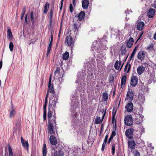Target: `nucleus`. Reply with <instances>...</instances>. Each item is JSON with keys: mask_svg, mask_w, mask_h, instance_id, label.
Instances as JSON below:
<instances>
[{"mask_svg": "<svg viewBox=\"0 0 156 156\" xmlns=\"http://www.w3.org/2000/svg\"><path fill=\"white\" fill-rule=\"evenodd\" d=\"M55 76L56 77H58V84L59 85V87H60V84L62 83L63 81V80L62 77H63L62 73L60 72V69L59 67H57L55 72Z\"/></svg>", "mask_w": 156, "mask_h": 156, "instance_id": "f257e3e1", "label": "nucleus"}, {"mask_svg": "<svg viewBox=\"0 0 156 156\" xmlns=\"http://www.w3.org/2000/svg\"><path fill=\"white\" fill-rule=\"evenodd\" d=\"M133 120L132 116L130 115L126 116L124 118V123L127 126H130L133 124Z\"/></svg>", "mask_w": 156, "mask_h": 156, "instance_id": "f03ea898", "label": "nucleus"}, {"mask_svg": "<svg viewBox=\"0 0 156 156\" xmlns=\"http://www.w3.org/2000/svg\"><path fill=\"white\" fill-rule=\"evenodd\" d=\"M65 43L68 46L71 47L73 46L74 41L72 37L70 36L66 37L65 40Z\"/></svg>", "mask_w": 156, "mask_h": 156, "instance_id": "7ed1b4c3", "label": "nucleus"}, {"mask_svg": "<svg viewBox=\"0 0 156 156\" xmlns=\"http://www.w3.org/2000/svg\"><path fill=\"white\" fill-rule=\"evenodd\" d=\"M134 94L132 90L130 89H129L126 94V96L125 100L129 101H132L133 98Z\"/></svg>", "mask_w": 156, "mask_h": 156, "instance_id": "20e7f679", "label": "nucleus"}, {"mask_svg": "<svg viewBox=\"0 0 156 156\" xmlns=\"http://www.w3.org/2000/svg\"><path fill=\"white\" fill-rule=\"evenodd\" d=\"M79 120L77 119L76 121H74L73 124L74 129L76 130V131L80 130L82 126Z\"/></svg>", "mask_w": 156, "mask_h": 156, "instance_id": "39448f33", "label": "nucleus"}, {"mask_svg": "<svg viewBox=\"0 0 156 156\" xmlns=\"http://www.w3.org/2000/svg\"><path fill=\"white\" fill-rule=\"evenodd\" d=\"M134 131V129L132 128L127 129L125 132L126 136L129 139L132 138Z\"/></svg>", "mask_w": 156, "mask_h": 156, "instance_id": "423d86ee", "label": "nucleus"}, {"mask_svg": "<svg viewBox=\"0 0 156 156\" xmlns=\"http://www.w3.org/2000/svg\"><path fill=\"white\" fill-rule=\"evenodd\" d=\"M58 98L56 97H55L53 99V98H51L49 101L48 109H50V108L52 106L55 108H56V104L57 102Z\"/></svg>", "mask_w": 156, "mask_h": 156, "instance_id": "0eeeda50", "label": "nucleus"}, {"mask_svg": "<svg viewBox=\"0 0 156 156\" xmlns=\"http://www.w3.org/2000/svg\"><path fill=\"white\" fill-rule=\"evenodd\" d=\"M138 78L137 76H132L131 78L130 84L132 87H135L138 83Z\"/></svg>", "mask_w": 156, "mask_h": 156, "instance_id": "6e6552de", "label": "nucleus"}, {"mask_svg": "<svg viewBox=\"0 0 156 156\" xmlns=\"http://www.w3.org/2000/svg\"><path fill=\"white\" fill-rule=\"evenodd\" d=\"M50 109H49L48 113V122H52L53 123L56 122L55 118L54 116H52V112L50 111Z\"/></svg>", "mask_w": 156, "mask_h": 156, "instance_id": "1a4fd4ad", "label": "nucleus"}, {"mask_svg": "<svg viewBox=\"0 0 156 156\" xmlns=\"http://www.w3.org/2000/svg\"><path fill=\"white\" fill-rule=\"evenodd\" d=\"M146 53V52L145 51H140L137 55V58L142 61L144 59Z\"/></svg>", "mask_w": 156, "mask_h": 156, "instance_id": "9d476101", "label": "nucleus"}, {"mask_svg": "<svg viewBox=\"0 0 156 156\" xmlns=\"http://www.w3.org/2000/svg\"><path fill=\"white\" fill-rule=\"evenodd\" d=\"M51 76L49 79L48 85V89L47 92L53 94L54 93L55 91L53 84L51 83Z\"/></svg>", "mask_w": 156, "mask_h": 156, "instance_id": "9b49d317", "label": "nucleus"}, {"mask_svg": "<svg viewBox=\"0 0 156 156\" xmlns=\"http://www.w3.org/2000/svg\"><path fill=\"white\" fill-rule=\"evenodd\" d=\"M156 10L154 9L150 8L147 11V16L150 18H153L155 15Z\"/></svg>", "mask_w": 156, "mask_h": 156, "instance_id": "f8f14e48", "label": "nucleus"}, {"mask_svg": "<svg viewBox=\"0 0 156 156\" xmlns=\"http://www.w3.org/2000/svg\"><path fill=\"white\" fill-rule=\"evenodd\" d=\"M135 122L136 124H140L143 121V118L144 116L142 115H140L138 116H135Z\"/></svg>", "mask_w": 156, "mask_h": 156, "instance_id": "ddd939ff", "label": "nucleus"}, {"mask_svg": "<svg viewBox=\"0 0 156 156\" xmlns=\"http://www.w3.org/2000/svg\"><path fill=\"white\" fill-rule=\"evenodd\" d=\"M55 123H53L52 122H48V133L50 134H53L54 133L53 130V125L55 124Z\"/></svg>", "mask_w": 156, "mask_h": 156, "instance_id": "4468645a", "label": "nucleus"}, {"mask_svg": "<svg viewBox=\"0 0 156 156\" xmlns=\"http://www.w3.org/2000/svg\"><path fill=\"white\" fill-rule=\"evenodd\" d=\"M133 105L131 101H129L125 106V108L129 112H131L133 109Z\"/></svg>", "mask_w": 156, "mask_h": 156, "instance_id": "2eb2a0df", "label": "nucleus"}, {"mask_svg": "<svg viewBox=\"0 0 156 156\" xmlns=\"http://www.w3.org/2000/svg\"><path fill=\"white\" fill-rule=\"evenodd\" d=\"M49 141L50 144L54 146H56L57 144V140L55 137L53 135L50 136Z\"/></svg>", "mask_w": 156, "mask_h": 156, "instance_id": "dca6fc26", "label": "nucleus"}, {"mask_svg": "<svg viewBox=\"0 0 156 156\" xmlns=\"http://www.w3.org/2000/svg\"><path fill=\"white\" fill-rule=\"evenodd\" d=\"M138 104H140V106H142L145 101L144 96L142 94H140L138 95Z\"/></svg>", "mask_w": 156, "mask_h": 156, "instance_id": "f3484780", "label": "nucleus"}, {"mask_svg": "<svg viewBox=\"0 0 156 156\" xmlns=\"http://www.w3.org/2000/svg\"><path fill=\"white\" fill-rule=\"evenodd\" d=\"M143 111V108L142 107L140 106L139 108H136L134 109V114L135 116H138L140 115H142L141 114Z\"/></svg>", "mask_w": 156, "mask_h": 156, "instance_id": "a211bd4d", "label": "nucleus"}, {"mask_svg": "<svg viewBox=\"0 0 156 156\" xmlns=\"http://www.w3.org/2000/svg\"><path fill=\"white\" fill-rule=\"evenodd\" d=\"M144 25L145 24L143 22H137L136 24L137 29L138 30H141L144 28Z\"/></svg>", "mask_w": 156, "mask_h": 156, "instance_id": "6ab92c4d", "label": "nucleus"}, {"mask_svg": "<svg viewBox=\"0 0 156 156\" xmlns=\"http://www.w3.org/2000/svg\"><path fill=\"white\" fill-rule=\"evenodd\" d=\"M145 68L143 66H141L138 67L137 69V71L139 75H141L145 71Z\"/></svg>", "mask_w": 156, "mask_h": 156, "instance_id": "aec40b11", "label": "nucleus"}, {"mask_svg": "<svg viewBox=\"0 0 156 156\" xmlns=\"http://www.w3.org/2000/svg\"><path fill=\"white\" fill-rule=\"evenodd\" d=\"M53 41V35H51V41L49 44L47 48V52L46 56H48L49 54V53L51 47V45Z\"/></svg>", "mask_w": 156, "mask_h": 156, "instance_id": "412c9836", "label": "nucleus"}, {"mask_svg": "<svg viewBox=\"0 0 156 156\" xmlns=\"http://www.w3.org/2000/svg\"><path fill=\"white\" fill-rule=\"evenodd\" d=\"M134 42V40L133 38L130 37L127 41L126 44V46L128 48L132 47Z\"/></svg>", "mask_w": 156, "mask_h": 156, "instance_id": "4be33fe9", "label": "nucleus"}, {"mask_svg": "<svg viewBox=\"0 0 156 156\" xmlns=\"http://www.w3.org/2000/svg\"><path fill=\"white\" fill-rule=\"evenodd\" d=\"M85 16V13L84 12V11L80 12L77 16L78 20L79 21H80L83 20Z\"/></svg>", "mask_w": 156, "mask_h": 156, "instance_id": "5701e85b", "label": "nucleus"}, {"mask_svg": "<svg viewBox=\"0 0 156 156\" xmlns=\"http://www.w3.org/2000/svg\"><path fill=\"white\" fill-rule=\"evenodd\" d=\"M89 4V0H83L82 2V7L83 9L87 8Z\"/></svg>", "mask_w": 156, "mask_h": 156, "instance_id": "b1692460", "label": "nucleus"}, {"mask_svg": "<svg viewBox=\"0 0 156 156\" xmlns=\"http://www.w3.org/2000/svg\"><path fill=\"white\" fill-rule=\"evenodd\" d=\"M75 107L73 108L72 110V116L73 117V118L74 119H76L78 116V114L76 113V112L75 111V107H76V105H75Z\"/></svg>", "mask_w": 156, "mask_h": 156, "instance_id": "393cba45", "label": "nucleus"}, {"mask_svg": "<svg viewBox=\"0 0 156 156\" xmlns=\"http://www.w3.org/2000/svg\"><path fill=\"white\" fill-rule=\"evenodd\" d=\"M10 115L9 117L10 118L13 117L15 115V109L13 108V106L12 105L11 109L9 110Z\"/></svg>", "mask_w": 156, "mask_h": 156, "instance_id": "a878e982", "label": "nucleus"}, {"mask_svg": "<svg viewBox=\"0 0 156 156\" xmlns=\"http://www.w3.org/2000/svg\"><path fill=\"white\" fill-rule=\"evenodd\" d=\"M136 144L134 140H131L128 142V146L131 149H134L135 148Z\"/></svg>", "mask_w": 156, "mask_h": 156, "instance_id": "bb28decb", "label": "nucleus"}, {"mask_svg": "<svg viewBox=\"0 0 156 156\" xmlns=\"http://www.w3.org/2000/svg\"><path fill=\"white\" fill-rule=\"evenodd\" d=\"M105 112L103 115L102 117V119H101L99 117H97L96 119L95 120V123L96 124H98L101 123L102 121V119L104 118L105 115Z\"/></svg>", "mask_w": 156, "mask_h": 156, "instance_id": "cd10ccee", "label": "nucleus"}, {"mask_svg": "<svg viewBox=\"0 0 156 156\" xmlns=\"http://www.w3.org/2000/svg\"><path fill=\"white\" fill-rule=\"evenodd\" d=\"M121 61H115L114 64V68L116 70H119L121 66Z\"/></svg>", "mask_w": 156, "mask_h": 156, "instance_id": "c85d7f7f", "label": "nucleus"}, {"mask_svg": "<svg viewBox=\"0 0 156 156\" xmlns=\"http://www.w3.org/2000/svg\"><path fill=\"white\" fill-rule=\"evenodd\" d=\"M130 68L131 65L127 62L125 66L124 71L126 72L127 73H128L129 72Z\"/></svg>", "mask_w": 156, "mask_h": 156, "instance_id": "c756f323", "label": "nucleus"}, {"mask_svg": "<svg viewBox=\"0 0 156 156\" xmlns=\"http://www.w3.org/2000/svg\"><path fill=\"white\" fill-rule=\"evenodd\" d=\"M42 153L43 156H46L47 155V148L46 144H44L43 145L42 148Z\"/></svg>", "mask_w": 156, "mask_h": 156, "instance_id": "7c9ffc66", "label": "nucleus"}, {"mask_svg": "<svg viewBox=\"0 0 156 156\" xmlns=\"http://www.w3.org/2000/svg\"><path fill=\"white\" fill-rule=\"evenodd\" d=\"M138 46H136L134 48L131 54V55L130 56V59L131 60L133 58L134 56L135 55L136 51L137 50Z\"/></svg>", "mask_w": 156, "mask_h": 156, "instance_id": "2f4dec72", "label": "nucleus"}, {"mask_svg": "<svg viewBox=\"0 0 156 156\" xmlns=\"http://www.w3.org/2000/svg\"><path fill=\"white\" fill-rule=\"evenodd\" d=\"M7 37L9 39H11L12 37V33L10 28L7 30Z\"/></svg>", "mask_w": 156, "mask_h": 156, "instance_id": "473e14b6", "label": "nucleus"}, {"mask_svg": "<svg viewBox=\"0 0 156 156\" xmlns=\"http://www.w3.org/2000/svg\"><path fill=\"white\" fill-rule=\"evenodd\" d=\"M49 3L48 2H46L44 7V13L45 14L47 13L48 9L49 7Z\"/></svg>", "mask_w": 156, "mask_h": 156, "instance_id": "72a5a7b5", "label": "nucleus"}, {"mask_svg": "<svg viewBox=\"0 0 156 156\" xmlns=\"http://www.w3.org/2000/svg\"><path fill=\"white\" fill-rule=\"evenodd\" d=\"M126 76L124 75L121 78V85L122 86V85H124L126 83Z\"/></svg>", "mask_w": 156, "mask_h": 156, "instance_id": "f704fd0d", "label": "nucleus"}, {"mask_svg": "<svg viewBox=\"0 0 156 156\" xmlns=\"http://www.w3.org/2000/svg\"><path fill=\"white\" fill-rule=\"evenodd\" d=\"M69 53L67 51L63 55V59L64 60H67L69 57Z\"/></svg>", "mask_w": 156, "mask_h": 156, "instance_id": "c9c22d12", "label": "nucleus"}, {"mask_svg": "<svg viewBox=\"0 0 156 156\" xmlns=\"http://www.w3.org/2000/svg\"><path fill=\"white\" fill-rule=\"evenodd\" d=\"M144 128L143 127H142V129H141V130L140 131V133L139 134H136V135H135V138H140L141 135L143 133V132L144 131Z\"/></svg>", "mask_w": 156, "mask_h": 156, "instance_id": "e433bc0d", "label": "nucleus"}, {"mask_svg": "<svg viewBox=\"0 0 156 156\" xmlns=\"http://www.w3.org/2000/svg\"><path fill=\"white\" fill-rule=\"evenodd\" d=\"M49 15H50V18L49 19L50 20V23H51L52 21V18L53 16V9L52 8L51 9L50 12H49Z\"/></svg>", "mask_w": 156, "mask_h": 156, "instance_id": "4c0bfd02", "label": "nucleus"}, {"mask_svg": "<svg viewBox=\"0 0 156 156\" xmlns=\"http://www.w3.org/2000/svg\"><path fill=\"white\" fill-rule=\"evenodd\" d=\"M26 12V7L24 6L22 11V13L21 15V19L23 20Z\"/></svg>", "mask_w": 156, "mask_h": 156, "instance_id": "58836bf2", "label": "nucleus"}, {"mask_svg": "<svg viewBox=\"0 0 156 156\" xmlns=\"http://www.w3.org/2000/svg\"><path fill=\"white\" fill-rule=\"evenodd\" d=\"M108 98V94L106 92H105L103 94V98L104 101H107Z\"/></svg>", "mask_w": 156, "mask_h": 156, "instance_id": "ea45409f", "label": "nucleus"}, {"mask_svg": "<svg viewBox=\"0 0 156 156\" xmlns=\"http://www.w3.org/2000/svg\"><path fill=\"white\" fill-rule=\"evenodd\" d=\"M22 145L23 147L26 148L28 150L29 146V144L27 141H25L23 142L22 143Z\"/></svg>", "mask_w": 156, "mask_h": 156, "instance_id": "a19ab883", "label": "nucleus"}, {"mask_svg": "<svg viewBox=\"0 0 156 156\" xmlns=\"http://www.w3.org/2000/svg\"><path fill=\"white\" fill-rule=\"evenodd\" d=\"M13 44L12 42H10L9 44V48L10 50V51H12L13 50Z\"/></svg>", "mask_w": 156, "mask_h": 156, "instance_id": "79ce46f5", "label": "nucleus"}, {"mask_svg": "<svg viewBox=\"0 0 156 156\" xmlns=\"http://www.w3.org/2000/svg\"><path fill=\"white\" fill-rule=\"evenodd\" d=\"M9 156H12L13 153L12 152V148L10 147H9Z\"/></svg>", "mask_w": 156, "mask_h": 156, "instance_id": "37998d69", "label": "nucleus"}, {"mask_svg": "<svg viewBox=\"0 0 156 156\" xmlns=\"http://www.w3.org/2000/svg\"><path fill=\"white\" fill-rule=\"evenodd\" d=\"M112 155H113L115 153V144H113L112 145Z\"/></svg>", "mask_w": 156, "mask_h": 156, "instance_id": "c03bdc74", "label": "nucleus"}, {"mask_svg": "<svg viewBox=\"0 0 156 156\" xmlns=\"http://www.w3.org/2000/svg\"><path fill=\"white\" fill-rule=\"evenodd\" d=\"M133 152L134 154V156H140V155L139 152L136 150H134Z\"/></svg>", "mask_w": 156, "mask_h": 156, "instance_id": "a18cd8bd", "label": "nucleus"}, {"mask_svg": "<svg viewBox=\"0 0 156 156\" xmlns=\"http://www.w3.org/2000/svg\"><path fill=\"white\" fill-rule=\"evenodd\" d=\"M153 47L152 44H151L147 47V49L148 50L151 51L153 48Z\"/></svg>", "mask_w": 156, "mask_h": 156, "instance_id": "49530a36", "label": "nucleus"}, {"mask_svg": "<svg viewBox=\"0 0 156 156\" xmlns=\"http://www.w3.org/2000/svg\"><path fill=\"white\" fill-rule=\"evenodd\" d=\"M31 16H30V18H31V20L32 21V22H34V14L32 12H31Z\"/></svg>", "mask_w": 156, "mask_h": 156, "instance_id": "de8ad7c7", "label": "nucleus"}, {"mask_svg": "<svg viewBox=\"0 0 156 156\" xmlns=\"http://www.w3.org/2000/svg\"><path fill=\"white\" fill-rule=\"evenodd\" d=\"M44 112L43 113V119L44 120H45L46 119V110H44Z\"/></svg>", "mask_w": 156, "mask_h": 156, "instance_id": "09e8293b", "label": "nucleus"}, {"mask_svg": "<svg viewBox=\"0 0 156 156\" xmlns=\"http://www.w3.org/2000/svg\"><path fill=\"white\" fill-rule=\"evenodd\" d=\"M79 27V26L76 23H74V28L75 29V30H77L78 29Z\"/></svg>", "mask_w": 156, "mask_h": 156, "instance_id": "8fccbe9b", "label": "nucleus"}, {"mask_svg": "<svg viewBox=\"0 0 156 156\" xmlns=\"http://www.w3.org/2000/svg\"><path fill=\"white\" fill-rule=\"evenodd\" d=\"M73 7L72 4H70L69 6V11L71 12H73Z\"/></svg>", "mask_w": 156, "mask_h": 156, "instance_id": "3c124183", "label": "nucleus"}, {"mask_svg": "<svg viewBox=\"0 0 156 156\" xmlns=\"http://www.w3.org/2000/svg\"><path fill=\"white\" fill-rule=\"evenodd\" d=\"M58 152V155L59 156H62L64 154V153L63 151L61 150H59Z\"/></svg>", "mask_w": 156, "mask_h": 156, "instance_id": "603ef678", "label": "nucleus"}, {"mask_svg": "<svg viewBox=\"0 0 156 156\" xmlns=\"http://www.w3.org/2000/svg\"><path fill=\"white\" fill-rule=\"evenodd\" d=\"M58 154L57 151H54L52 154V156H58Z\"/></svg>", "mask_w": 156, "mask_h": 156, "instance_id": "864d4df0", "label": "nucleus"}, {"mask_svg": "<svg viewBox=\"0 0 156 156\" xmlns=\"http://www.w3.org/2000/svg\"><path fill=\"white\" fill-rule=\"evenodd\" d=\"M131 25L128 23H126L125 26V28L129 29L130 28V27L131 26Z\"/></svg>", "mask_w": 156, "mask_h": 156, "instance_id": "5fc2aeb1", "label": "nucleus"}, {"mask_svg": "<svg viewBox=\"0 0 156 156\" xmlns=\"http://www.w3.org/2000/svg\"><path fill=\"white\" fill-rule=\"evenodd\" d=\"M126 48H125L124 49H122L121 51V54L122 55L125 54L126 53Z\"/></svg>", "mask_w": 156, "mask_h": 156, "instance_id": "6e6d98bb", "label": "nucleus"}, {"mask_svg": "<svg viewBox=\"0 0 156 156\" xmlns=\"http://www.w3.org/2000/svg\"><path fill=\"white\" fill-rule=\"evenodd\" d=\"M47 104V101L45 102V101L44 104L43 106L44 110H46Z\"/></svg>", "mask_w": 156, "mask_h": 156, "instance_id": "4d7b16f0", "label": "nucleus"}, {"mask_svg": "<svg viewBox=\"0 0 156 156\" xmlns=\"http://www.w3.org/2000/svg\"><path fill=\"white\" fill-rule=\"evenodd\" d=\"M108 135H106L105 137V139H104V143H106L108 138Z\"/></svg>", "mask_w": 156, "mask_h": 156, "instance_id": "13d9d810", "label": "nucleus"}, {"mask_svg": "<svg viewBox=\"0 0 156 156\" xmlns=\"http://www.w3.org/2000/svg\"><path fill=\"white\" fill-rule=\"evenodd\" d=\"M152 6L154 8L156 9V1H154L152 5Z\"/></svg>", "mask_w": 156, "mask_h": 156, "instance_id": "bf43d9fd", "label": "nucleus"}, {"mask_svg": "<svg viewBox=\"0 0 156 156\" xmlns=\"http://www.w3.org/2000/svg\"><path fill=\"white\" fill-rule=\"evenodd\" d=\"M115 135H116V134H115V131H113L112 132L111 136L113 137L114 136H115Z\"/></svg>", "mask_w": 156, "mask_h": 156, "instance_id": "052dcab7", "label": "nucleus"}, {"mask_svg": "<svg viewBox=\"0 0 156 156\" xmlns=\"http://www.w3.org/2000/svg\"><path fill=\"white\" fill-rule=\"evenodd\" d=\"M105 143L104 142L102 145V146L101 147V150L102 151H103L105 149Z\"/></svg>", "mask_w": 156, "mask_h": 156, "instance_id": "680f3d73", "label": "nucleus"}, {"mask_svg": "<svg viewBox=\"0 0 156 156\" xmlns=\"http://www.w3.org/2000/svg\"><path fill=\"white\" fill-rule=\"evenodd\" d=\"M113 136H111L110 137L109 139V140H108V143L109 144L110 143L111 140H112V139L113 138Z\"/></svg>", "mask_w": 156, "mask_h": 156, "instance_id": "e2e57ef3", "label": "nucleus"}, {"mask_svg": "<svg viewBox=\"0 0 156 156\" xmlns=\"http://www.w3.org/2000/svg\"><path fill=\"white\" fill-rule=\"evenodd\" d=\"M88 76L89 77H90V76L92 77V76H93V73H92L90 72V73H88Z\"/></svg>", "mask_w": 156, "mask_h": 156, "instance_id": "0e129e2a", "label": "nucleus"}, {"mask_svg": "<svg viewBox=\"0 0 156 156\" xmlns=\"http://www.w3.org/2000/svg\"><path fill=\"white\" fill-rule=\"evenodd\" d=\"M27 17V14L26 15V16L25 17V22L26 23H28Z\"/></svg>", "mask_w": 156, "mask_h": 156, "instance_id": "69168bd1", "label": "nucleus"}, {"mask_svg": "<svg viewBox=\"0 0 156 156\" xmlns=\"http://www.w3.org/2000/svg\"><path fill=\"white\" fill-rule=\"evenodd\" d=\"M48 95V92H47V95L45 98V102L47 101Z\"/></svg>", "mask_w": 156, "mask_h": 156, "instance_id": "338daca9", "label": "nucleus"}, {"mask_svg": "<svg viewBox=\"0 0 156 156\" xmlns=\"http://www.w3.org/2000/svg\"><path fill=\"white\" fill-rule=\"evenodd\" d=\"M63 1H64V0H61V6H60V10L61 9H62Z\"/></svg>", "mask_w": 156, "mask_h": 156, "instance_id": "774afa93", "label": "nucleus"}]
</instances>
